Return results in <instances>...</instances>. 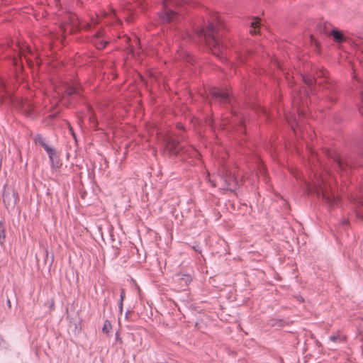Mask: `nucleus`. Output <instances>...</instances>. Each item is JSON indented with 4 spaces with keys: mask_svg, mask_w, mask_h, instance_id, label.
<instances>
[{
    "mask_svg": "<svg viewBox=\"0 0 363 363\" xmlns=\"http://www.w3.org/2000/svg\"><path fill=\"white\" fill-rule=\"evenodd\" d=\"M167 1L164 0V10L163 11V15L162 16V18L164 21L167 22H174L177 21L179 18V15L174 11H172L171 9L167 8Z\"/></svg>",
    "mask_w": 363,
    "mask_h": 363,
    "instance_id": "obj_5",
    "label": "nucleus"
},
{
    "mask_svg": "<svg viewBox=\"0 0 363 363\" xmlns=\"http://www.w3.org/2000/svg\"><path fill=\"white\" fill-rule=\"evenodd\" d=\"M326 70L325 69H322L320 71V74H318V77L319 76H322V77H325V74H326Z\"/></svg>",
    "mask_w": 363,
    "mask_h": 363,
    "instance_id": "obj_21",
    "label": "nucleus"
},
{
    "mask_svg": "<svg viewBox=\"0 0 363 363\" xmlns=\"http://www.w3.org/2000/svg\"><path fill=\"white\" fill-rule=\"evenodd\" d=\"M49 156L50 158H52V155L55 154V150L53 149H51V151L48 152Z\"/></svg>",
    "mask_w": 363,
    "mask_h": 363,
    "instance_id": "obj_22",
    "label": "nucleus"
},
{
    "mask_svg": "<svg viewBox=\"0 0 363 363\" xmlns=\"http://www.w3.org/2000/svg\"><path fill=\"white\" fill-rule=\"evenodd\" d=\"M126 21H128V22H130V21H131V18H126Z\"/></svg>",
    "mask_w": 363,
    "mask_h": 363,
    "instance_id": "obj_26",
    "label": "nucleus"
},
{
    "mask_svg": "<svg viewBox=\"0 0 363 363\" xmlns=\"http://www.w3.org/2000/svg\"><path fill=\"white\" fill-rule=\"evenodd\" d=\"M90 121L93 127H95L96 125V121L94 116L90 118Z\"/></svg>",
    "mask_w": 363,
    "mask_h": 363,
    "instance_id": "obj_18",
    "label": "nucleus"
},
{
    "mask_svg": "<svg viewBox=\"0 0 363 363\" xmlns=\"http://www.w3.org/2000/svg\"><path fill=\"white\" fill-rule=\"evenodd\" d=\"M111 329V323L108 321H106L104 323V327L102 328V331L105 333H109Z\"/></svg>",
    "mask_w": 363,
    "mask_h": 363,
    "instance_id": "obj_13",
    "label": "nucleus"
},
{
    "mask_svg": "<svg viewBox=\"0 0 363 363\" xmlns=\"http://www.w3.org/2000/svg\"><path fill=\"white\" fill-rule=\"evenodd\" d=\"M43 147L45 148V150L48 152L51 151V149L50 147H48L46 144L43 143L42 144Z\"/></svg>",
    "mask_w": 363,
    "mask_h": 363,
    "instance_id": "obj_20",
    "label": "nucleus"
},
{
    "mask_svg": "<svg viewBox=\"0 0 363 363\" xmlns=\"http://www.w3.org/2000/svg\"><path fill=\"white\" fill-rule=\"evenodd\" d=\"M65 91L68 95L72 94L74 93H77V89L74 87H67Z\"/></svg>",
    "mask_w": 363,
    "mask_h": 363,
    "instance_id": "obj_15",
    "label": "nucleus"
},
{
    "mask_svg": "<svg viewBox=\"0 0 363 363\" xmlns=\"http://www.w3.org/2000/svg\"><path fill=\"white\" fill-rule=\"evenodd\" d=\"M259 29V22L257 20L253 21L251 23L250 33L252 34H256L258 33Z\"/></svg>",
    "mask_w": 363,
    "mask_h": 363,
    "instance_id": "obj_11",
    "label": "nucleus"
},
{
    "mask_svg": "<svg viewBox=\"0 0 363 363\" xmlns=\"http://www.w3.org/2000/svg\"><path fill=\"white\" fill-rule=\"evenodd\" d=\"M6 240V231L2 225V223L0 222V245H4V243Z\"/></svg>",
    "mask_w": 363,
    "mask_h": 363,
    "instance_id": "obj_12",
    "label": "nucleus"
},
{
    "mask_svg": "<svg viewBox=\"0 0 363 363\" xmlns=\"http://www.w3.org/2000/svg\"><path fill=\"white\" fill-rule=\"evenodd\" d=\"M70 131H72V135L74 136V133H72V130L70 128Z\"/></svg>",
    "mask_w": 363,
    "mask_h": 363,
    "instance_id": "obj_29",
    "label": "nucleus"
},
{
    "mask_svg": "<svg viewBox=\"0 0 363 363\" xmlns=\"http://www.w3.org/2000/svg\"><path fill=\"white\" fill-rule=\"evenodd\" d=\"M2 197L6 208H14L18 200V195L12 186L7 184L4 186Z\"/></svg>",
    "mask_w": 363,
    "mask_h": 363,
    "instance_id": "obj_3",
    "label": "nucleus"
},
{
    "mask_svg": "<svg viewBox=\"0 0 363 363\" xmlns=\"http://www.w3.org/2000/svg\"><path fill=\"white\" fill-rule=\"evenodd\" d=\"M292 129L296 132V128L291 124Z\"/></svg>",
    "mask_w": 363,
    "mask_h": 363,
    "instance_id": "obj_28",
    "label": "nucleus"
},
{
    "mask_svg": "<svg viewBox=\"0 0 363 363\" xmlns=\"http://www.w3.org/2000/svg\"><path fill=\"white\" fill-rule=\"evenodd\" d=\"M106 44V42L100 41L99 43H96V46L97 49L101 50V49H104L105 48Z\"/></svg>",
    "mask_w": 363,
    "mask_h": 363,
    "instance_id": "obj_16",
    "label": "nucleus"
},
{
    "mask_svg": "<svg viewBox=\"0 0 363 363\" xmlns=\"http://www.w3.org/2000/svg\"><path fill=\"white\" fill-rule=\"evenodd\" d=\"M360 108H361V111H363V93H362V101L360 103Z\"/></svg>",
    "mask_w": 363,
    "mask_h": 363,
    "instance_id": "obj_23",
    "label": "nucleus"
},
{
    "mask_svg": "<svg viewBox=\"0 0 363 363\" xmlns=\"http://www.w3.org/2000/svg\"><path fill=\"white\" fill-rule=\"evenodd\" d=\"M125 291H124V289H122L121 292V301H121V302L123 301V299L125 298Z\"/></svg>",
    "mask_w": 363,
    "mask_h": 363,
    "instance_id": "obj_19",
    "label": "nucleus"
},
{
    "mask_svg": "<svg viewBox=\"0 0 363 363\" xmlns=\"http://www.w3.org/2000/svg\"><path fill=\"white\" fill-rule=\"evenodd\" d=\"M334 160L337 162L339 167L342 169L344 168V164L342 163V162L340 160V157H335L334 158Z\"/></svg>",
    "mask_w": 363,
    "mask_h": 363,
    "instance_id": "obj_17",
    "label": "nucleus"
},
{
    "mask_svg": "<svg viewBox=\"0 0 363 363\" xmlns=\"http://www.w3.org/2000/svg\"><path fill=\"white\" fill-rule=\"evenodd\" d=\"M26 106H28V104H23L22 105V108H26Z\"/></svg>",
    "mask_w": 363,
    "mask_h": 363,
    "instance_id": "obj_25",
    "label": "nucleus"
},
{
    "mask_svg": "<svg viewBox=\"0 0 363 363\" xmlns=\"http://www.w3.org/2000/svg\"><path fill=\"white\" fill-rule=\"evenodd\" d=\"M182 147L176 139L169 138L167 142L165 150L169 155H177L182 151Z\"/></svg>",
    "mask_w": 363,
    "mask_h": 363,
    "instance_id": "obj_4",
    "label": "nucleus"
},
{
    "mask_svg": "<svg viewBox=\"0 0 363 363\" xmlns=\"http://www.w3.org/2000/svg\"><path fill=\"white\" fill-rule=\"evenodd\" d=\"M303 80H304L305 83L306 84H308V86L312 85L313 83V81H314L313 78H312L311 77H303Z\"/></svg>",
    "mask_w": 363,
    "mask_h": 363,
    "instance_id": "obj_14",
    "label": "nucleus"
},
{
    "mask_svg": "<svg viewBox=\"0 0 363 363\" xmlns=\"http://www.w3.org/2000/svg\"><path fill=\"white\" fill-rule=\"evenodd\" d=\"M215 21H217L216 26H214L213 23H209L206 27L201 29L200 35L204 37L206 44L212 52L216 55H219L222 52L223 45L220 44L219 40L216 38V28L221 27L222 23L217 16H215Z\"/></svg>",
    "mask_w": 363,
    "mask_h": 363,
    "instance_id": "obj_2",
    "label": "nucleus"
},
{
    "mask_svg": "<svg viewBox=\"0 0 363 363\" xmlns=\"http://www.w3.org/2000/svg\"><path fill=\"white\" fill-rule=\"evenodd\" d=\"M211 94L212 95L213 97H214L216 99H218L221 102L226 101L229 96L228 92L224 91L218 88H213L211 91Z\"/></svg>",
    "mask_w": 363,
    "mask_h": 363,
    "instance_id": "obj_6",
    "label": "nucleus"
},
{
    "mask_svg": "<svg viewBox=\"0 0 363 363\" xmlns=\"http://www.w3.org/2000/svg\"><path fill=\"white\" fill-rule=\"evenodd\" d=\"M224 182L226 184L227 189H232L233 187H235L238 184V179L231 172H226Z\"/></svg>",
    "mask_w": 363,
    "mask_h": 363,
    "instance_id": "obj_8",
    "label": "nucleus"
},
{
    "mask_svg": "<svg viewBox=\"0 0 363 363\" xmlns=\"http://www.w3.org/2000/svg\"><path fill=\"white\" fill-rule=\"evenodd\" d=\"M181 288L186 286L191 281V278L188 274H177L174 279Z\"/></svg>",
    "mask_w": 363,
    "mask_h": 363,
    "instance_id": "obj_7",
    "label": "nucleus"
},
{
    "mask_svg": "<svg viewBox=\"0 0 363 363\" xmlns=\"http://www.w3.org/2000/svg\"><path fill=\"white\" fill-rule=\"evenodd\" d=\"M119 308H120V311L122 312L123 311V302L120 301L119 303Z\"/></svg>",
    "mask_w": 363,
    "mask_h": 363,
    "instance_id": "obj_24",
    "label": "nucleus"
},
{
    "mask_svg": "<svg viewBox=\"0 0 363 363\" xmlns=\"http://www.w3.org/2000/svg\"><path fill=\"white\" fill-rule=\"evenodd\" d=\"M183 2L184 3H187V1L186 0H183Z\"/></svg>",
    "mask_w": 363,
    "mask_h": 363,
    "instance_id": "obj_30",
    "label": "nucleus"
},
{
    "mask_svg": "<svg viewBox=\"0 0 363 363\" xmlns=\"http://www.w3.org/2000/svg\"><path fill=\"white\" fill-rule=\"evenodd\" d=\"M331 35L333 37L334 40L337 43L342 42L345 40L343 34L339 30H332Z\"/></svg>",
    "mask_w": 363,
    "mask_h": 363,
    "instance_id": "obj_9",
    "label": "nucleus"
},
{
    "mask_svg": "<svg viewBox=\"0 0 363 363\" xmlns=\"http://www.w3.org/2000/svg\"><path fill=\"white\" fill-rule=\"evenodd\" d=\"M330 340L333 342H340L345 340V337L340 333H337L330 337Z\"/></svg>",
    "mask_w": 363,
    "mask_h": 363,
    "instance_id": "obj_10",
    "label": "nucleus"
},
{
    "mask_svg": "<svg viewBox=\"0 0 363 363\" xmlns=\"http://www.w3.org/2000/svg\"><path fill=\"white\" fill-rule=\"evenodd\" d=\"M327 176H319L313 182L312 185L308 186V194H315L318 196H322V198L327 202L329 207H334L337 203V198L329 192L326 177Z\"/></svg>",
    "mask_w": 363,
    "mask_h": 363,
    "instance_id": "obj_1",
    "label": "nucleus"
},
{
    "mask_svg": "<svg viewBox=\"0 0 363 363\" xmlns=\"http://www.w3.org/2000/svg\"><path fill=\"white\" fill-rule=\"evenodd\" d=\"M294 103L297 104V103H298V99H295V98H294Z\"/></svg>",
    "mask_w": 363,
    "mask_h": 363,
    "instance_id": "obj_27",
    "label": "nucleus"
}]
</instances>
